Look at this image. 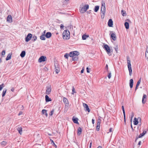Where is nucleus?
Returning a JSON list of instances; mask_svg holds the SVG:
<instances>
[{"mask_svg":"<svg viewBox=\"0 0 148 148\" xmlns=\"http://www.w3.org/2000/svg\"><path fill=\"white\" fill-rule=\"evenodd\" d=\"M62 37L64 40H68L70 38V33L68 30H64L63 33Z\"/></svg>","mask_w":148,"mask_h":148,"instance_id":"nucleus-1","label":"nucleus"},{"mask_svg":"<svg viewBox=\"0 0 148 148\" xmlns=\"http://www.w3.org/2000/svg\"><path fill=\"white\" fill-rule=\"evenodd\" d=\"M101 13L102 14V15L101 16V17L102 18L103 15V16L104 17V15L106 12V7H105V1H101Z\"/></svg>","mask_w":148,"mask_h":148,"instance_id":"nucleus-2","label":"nucleus"},{"mask_svg":"<svg viewBox=\"0 0 148 148\" xmlns=\"http://www.w3.org/2000/svg\"><path fill=\"white\" fill-rule=\"evenodd\" d=\"M89 5L87 4L85 5L82 7H80V12L82 14L85 12L89 8Z\"/></svg>","mask_w":148,"mask_h":148,"instance_id":"nucleus-3","label":"nucleus"},{"mask_svg":"<svg viewBox=\"0 0 148 148\" xmlns=\"http://www.w3.org/2000/svg\"><path fill=\"white\" fill-rule=\"evenodd\" d=\"M127 62L128 68L129 72V75L131 76L132 75V73L130 60H127Z\"/></svg>","mask_w":148,"mask_h":148,"instance_id":"nucleus-4","label":"nucleus"},{"mask_svg":"<svg viewBox=\"0 0 148 148\" xmlns=\"http://www.w3.org/2000/svg\"><path fill=\"white\" fill-rule=\"evenodd\" d=\"M79 54V53L77 51L71 52L69 53V56L70 57H73L76 56H77Z\"/></svg>","mask_w":148,"mask_h":148,"instance_id":"nucleus-5","label":"nucleus"},{"mask_svg":"<svg viewBox=\"0 0 148 148\" xmlns=\"http://www.w3.org/2000/svg\"><path fill=\"white\" fill-rule=\"evenodd\" d=\"M110 37L114 41L116 39V36L115 33L113 31H110L109 34Z\"/></svg>","mask_w":148,"mask_h":148,"instance_id":"nucleus-6","label":"nucleus"},{"mask_svg":"<svg viewBox=\"0 0 148 148\" xmlns=\"http://www.w3.org/2000/svg\"><path fill=\"white\" fill-rule=\"evenodd\" d=\"M106 51L107 53L110 55V48L109 46L106 44H105L104 45V47H103Z\"/></svg>","mask_w":148,"mask_h":148,"instance_id":"nucleus-7","label":"nucleus"},{"mask_svg":"<svg viewBox=\"0 0 148 148\" xmlns=\"http://www.w3.org/2000/svg\"><path fill=\"white\" fill-rule=\"evenodd\" d=\"M51 91V86L49 85L47 87L46 94L47 95H49Z\"/></svg>","mask_w":148,"mask_h":148,"instance_id":"nucleus-8","label":"nucleus"},{"mask_svg":"<svg viewBox=\"0 0 148 148\" xmlns=\"http://www.w3.org/2000/svg\"><path fill=\"white\" fill-rule=\"evenodd\" d=\"M83 106L84 108V110L86 111H88V112H90V110L88 107V105L86 103H83Z\"/></svg>","mask_w":148,"mask_h":148,"instance_id":"nucleus-9","label":"nucleus"},{"mask_svg":"<svg viewBox=\"0 0 148 148\" xmlns=\"http://www.w3.org/2000/svg\"><path fill=\"white\" fill-rule=\"evenodd\" d=\"M46 57L44 56H42L38 60V62H44L46 60Z\"/></svg>","mask_w":148,"mask_h":148,"instance_id":"nucleus-10","label":"nucleus"},{"mask_svg":"<svg viewBox=\"0 0 148 148\" xmlns=\"http://www.w3.org/2000/svg\"><path fill=\"white\" fill-rule=\"evenodd\" d=\"M32 38V34H28L27 37L25 38V41L28 42Z\"/></svg>","mask_w":148,"mask_h":148,"instance_id":"nucleus-11","label":"nucleus"},{"mask_svg":"<svg viewBox=\"0 0 148 148\" xmlns=\"http://www.w3.org/2000/svg\"><path fill=\"white\" fill-rule=\"evenodd\" d=\"M63 101L66 104L65 105L67 107L69 105V102L67 99L65 97L63 98Z\"/></svg>","mask_w":148,"mask_h":148,"instance_id":"nucleus-12","label":"nucleus"},{"mask_svg":"<svg viewBox=\"0 0 148 148\" xmlns=\"http://www.w3.org/2000/svg\"><path fill=\"white\" fill-rule=\"evenodd\" d=\"M113 24L112 20L111 19H109L108 23V26L110 27H112Z\"/></svg>","mask_w":148,"mask_h":148,"instance_id":"nucleus-13","label":"nucleus"},{"mask_svg":"<svg viewBox=\"0 0 148 148\" xmlns=\"http://www.w3.org/2000/svg\"><path fill=\"white\" fill-rule=\"evenodd\" d=\"M7 21L9 22H11L12 21V17L11 15H8L7 17Z\"/></svg>","mask_w":148,"mask_h":148,"instance_id":"nucleus-14","label":"nucleus"},{"mask_svg":"<svg viewBox=\"0 0 148 148\" xmlns=\"http://www.w3.org/2000/svg\"><path fill=\"white\" fill-rule=\"evenodd\" d=\"M133 79H131L130 80V86L131 88H132L133 85Z\"/></svg>","mask_w":148,"mask_h":148,"instance_id":"nucleus-15","label":"nucleus"},{"mask_svg":"<svg viewBox=\"0 0 148 148\" xmlns=\"http://www.w3.org/2000/svg\"><path fill=\"white\" fill-rule=\"evenodd\" d=\"M51 34L50 32H47L45 35L46 37L47 38H49L51 37Z\"/></svg>","mask_w":148,"mask_h":148,"instance_id":"nucleus-16","label":"nucleus"},{"mask_svg":"<svg viewBox=\"0 0 148 148\" xmlns=\"http://www.w3.org/2000/svg\"><path fill=\"white\" fill-rule=\"evenodd\" d=\"M45 101L46 102H48L51 101L50 98H49L48 96L46 95L45 96Z\"/></svg>","mask_w":148,"mask_h":148,"instance_id":"nucleus-17","label":"nucleus"},{"mask_svg":"<svg viewBox=\"0 0 148 148\" xmlns=\"http://www.w3.org/2000/svg\"><path fill=\"white\" fill-rule=\"evenodd\" d=\"M42 112L43 114L45 115L46 117L47 116L48 114L47 112V110H46L43 109L42 111Z\"/></svg>","mask_w":148,"mask_h":148,"instance_id":"nucleus-18","label":"nucleus"},{"mask_svg":"<svg viewBox=\"0 0 148 148\" xmlns=\"http://www.w3.org/2000/svg\"><path fill=\"white\" fill-rule=\"evenodd\" d=\"M72 120L74 123H78V119L77 118H74V117H73L72 118Z\"/></svg>","mask_w":148,"mask_h":148,"instance_id":"nucleus-19","label":"nucleus"},{"mask_svg":"<svg viewBox=\"0 0 148 148\" xmlns=\"http://www.w3.org/2000/svg\"><path fill=\"white\" fill-rule=\"evenodd\" d=\"M145 55V57L146 58L147 61H148V47H147V48Z\"/></svg>","mask_w":148,"mask_h":148,"instance_id":"nucleus-20","label":"nucleus"},{"mask_svg":"<svg viewBox=\"0 0 148 148\" xmlns=\"http://www.w3.org/2000/svg\"><path fill=\"white\" fill-rule=\"evenodd\" d=\"M17 130L18 132L20 135H21L22 133V128L21 127H18L17 128Z\"/></svg>","mask_w":148,"mask_h":148,"instance_id":"nucleus-21","label":"nucleus"},{"mask_svg":"<svg viewBox=\"0 0 148 148\" xmlns=\"http://www.w3.org/2000/svg\"><path fill=\"white\" fill-rule=\"evenodd\" d=\"M146 133V131H143V133H142V134H140L139 135L138 138H141Z\"/></svg>","mask_w":148,"mask_h":148,"instance_id":"nucleus-22","label":"nucleus"},{"mask_svg":"<svg viewBox=\"0 0 148 148\" xmlns=\"http://www.w3.org/2000/svg\"><path fill=\"white\" fill-rule=\"evenodd\" d=\"M25 51H22L20 54V56L22 58H23L25 56Z\"/></svg>","mask_w":148,"mask_h":148,"instance_id":"nucleus-23","label":"nucleus"},{"mask_svg":"<svg viewBox=\"0 0 148 148\" xmlns=\"http://www.w3.org/2000/svg\"><path fill=\"white\" fill-rule=\"evenodd\" d=\"M82 130L81 127H79L77 130V134L78 135H80L82 132Z\"/></svg>","mask_w":148,"mask_h":148,"instance_id":"nucleus-24","label":"nucleus"},{"mask_svg":"<svg viewBox=\"0 0 148 148\" xmlns=\"http://www.w3.org/2000/svg\"><path fill=\"white\" fill-rule=\"evenodd\" d=\"M125 26L127 29L129 28V23L127 22H125Z\"/></svg>","mask_w":148,"mask_h":148,"instance_id":"nucleus-25","label":"nucleus"},{"mask_svg":"<svg viewBox=\"0 0 148 148\" xmlns=\"http://www.w3.org/2000/svg\"><path fill=\"white\" fill-rule=\"evenodd\" d=\"M147 97V96L145 95H144L143 96L142 99V103H145V101H144V99H146Z\"/></svg>","mask_w":148,"mask_h":148,"instance_id":"nucleus-26","label":"nucleus"},{"mask_svg":"<svg viewBox=\"0 0 148 148\" xmlns=\"http://www.w3.org/2000/svg\"><path fill=\"white\" fill-rule=\"evenodd\" d=\"M11 57V54H9L5 59L6 60H10Z\"/></svg>","mask_w":148,"mask_h":148,"instance_id":"nucleus-27","label":"nucleus"},{"mask_svg":"<svg viewBox=\"0 0 148 148\" xmlns=\"http://www.w3.org/2000/svg\"><path fill=\"white\" fill-rule=\"evenodd\" d=\"M134 120V125H137L138 123V118L137 119L136 118H135Z\"/></svg>","mask_w":148,"mask_h":148,"instance_id":"nucleus-28","label":"nucleus"},{"mask_svg":"<svg viewBox=\"0 0 148 148\" xmlns=\"http://www.w3.org/2000/svg\"><path fill=\"white\" fill-rule=\"evenodd\" d=\"M99 6L97 5L95 7V8L94 9V10L95 12H97L99 10Z\"/></svg>","mask_w":148,"mask_h":148,"instance_id":"nucleus-29","label":"nucleus"},{"mask_svg":"<svg viewBox=\"0 0 148 148\" xmlns=\"http://www.w3.org/2000/svg\"><path fill=\"white\" fill-rule=\"evenodd\" d=\"M89 36L86 35H84L82 36V39L83 40H86L87 38Z\"/></svg>","mask_w":148,"mask_h":148,"instance_id":"nucleus-30","label":"nucleus"},{"mask_svg":"<svg viewBox=\"0 0 148 148\" xmlns=\"http://www.w3.org/2000/svg\"><path fill=\"white\" fill-rule=\"evenodd\" d=\"M45 35L44 34L40 36V39L42 40H45Z\"/></svg>","mask_w":148,"mask_h":148,"instance_id":"nucleus-31","label":"nucleus"},{"mask_svg":"<svg viewBox=\"0 0 148 148\" xmlns=\"http://www.w3.org/2000/svg\"><path fill=\"white\" fill-rule=\"evenodd\" d=\"M78 59V58L77 56H75L74 57H72V60L73 61H76Z\"/></svg>","mask_w":148,"mask_h":148,"instance_id":"nucleus-32","label":"nucleus"},{"mask_svg":"<svg viewBox=\"0 0 148 148\" xmlns=\"http://www.w3.org/2000/svg\"><path fill=\"white\" fill-rule=\"evenodd\" d=\"M6 92V90L5 89H4L3 90L2 93V96L3 97L5 96Z\"/></svg>","mask_w":148,"mask_h":148,"instance_id":"nucleus-33","label":"nucleus"},{"mask_svg":"<svg viewBox=\"0 0 148 148\" xmlns=\"http://www.w3.org/2000/svg\"><path fill=\"white\" fill-rule=\"evenodd\" d=\"M37 39L36 36L34 35L32 38V40L33 41H34L36 40Z\"/></svg>","mask_w":148,"mask_h":148,"instance_id":"nucleus-34","label":"nucleus"},{"mask_svg":"<svg viewBox=\"0 0 148 148\" xmlns=\"http://www.w3.org/2000/svg\"><path fill=\"white\" fill-rule=\"evenodd\" d=\"M100 124L97 123L96 126V130L97 131H99L100 128Z\"/></svg>","mask_w":148,"mask_h":148,"instance_id":"nucleus-35","label":"nucleus"},{"mask_svg":"<svg viewBox=\"0 0 148 148\" xmlns=\"http://www.w3.org/2000/svg\"><path fill=\"white\" fill-rule=\"evenodd\" d=\"M121 14H122V15L124 16H125L126 15V13H125V12L124 11V10H122L121 11Z\"/></svg>","mask_w":148,"mask_h":148,"instance_id":"nucleus-36","label":"nucleus"},{"mask_svg":"<svg viewBox=\"0 0 148 148\" xmlns=\"http://www.w3.org/2000/svg\"><path fill=\"white\" fill-rule=\"evenodd\" d=\"M69 56V53L68 54V53H65V54L64 55V57L65 58L68 59V58Z\"/></svg>","mask_w":148,"mask_h":148,"instance_id":"nucleus-37","label":"nucleus"},{"mask_svg":"<svg viewBox=\"0 0 148 148\" xmlns=\"http://www.w3.org/2000/svg\"><path fill=\"white\" fill-rule=\"evenodd\" d=\"M6 144V142L5 141H3L1 143V145L5 146Z\"/></svg>","mask_w":148,"mask_h":148,"instance_id":"nucleus-38","label":"nucleus"},{"mask_svg":"<svg viewBox=\"0 0 148 148\" xmlns=\"http://www.w3.org/2000/svg\"><path fill=\"white\" fill-rule=\"evenodd\" d=\"M141 82V79L140 78V79L138 81V82H137V84L136 85L137 86H139L140 83Z\"/></svg>","mask_w":148,"mask_h":148,"instance_id":"nucleus-39","label":"nucleus"},{"mask_svg":"<svg viewBox=\"0 0 148 148\" xmlns=\"http://www.w3.org/2000/svg\"><path fill=\"white\" fill-rule=\"evenodd\" d=\"M5 50H3L1 53V55L3 56L5 54Z\"/></svg>","mask_w":148,"mask_h":148,"instance_id":"nucleus-40","label":"nucleus"},{"mask_svg":"<svg viewBox=\"0 0 148 148\" xmlns=\"http://www.w3.org/2000/svg\"><path fill=\"white\" fill-rule=\"evenodd\" d=\"M101 119L100 118H98L97 120V124H100L101 122Z\"/></svg>","mask_w":148,"mask_h":148,"instance_id":"nucleus-41","label":"nucleus"},{"mask_svg":"<svg viewBox=\"0 0 148 148\" xmlns=\"http://www.w3.org/2000/svg\"><path fill=\"white\" fill-rule=\"evenodd\" d=\"M122 109L123 111V114H125V111L124 110V108L123 106H122Z\"/></svg>","mask_w":148,"mask_h":148,"instance_id":"nucleus-42","label":"nucleus"},{"mask_svg":"<svg viewBox=\"0 0 148 148\" xmlns=\"http://www.w3.org/2000/svg\"><path fill=\"white\" fill-rule=\"evenodd\" d=\"M3 84H2L0 85V91H1L4 87Z\"/></svg>","mask_w":148,"mask_h":148,"instance_id":"nucleus-43","label":"nucleus"},{"mask_svg":"<svg viewBox=\"0 0 148 148\" xmlns=\"http://www.w3.org/2000/svg\"><path fill=\"white\" fill-rule=\"evenodd\" d=\"M54 111V110H53L52 111H51L50 114H49L50 115V116H52L53 115Z\"/></svg>","mask_w":148,"mask_h":148,"instance_id":"nucleus-44","label":"nucleus"},{"mask_svg":"<svg viewBox=\"0 0 148 148\" xmlns=\"http://www.w3.org/2000/svg\"><path fill=\"white\" fill-rule=\"evenodd\" d=\"M60 71V69L59 68L56 69V73H58Z\"/></svg>","mask_w":148,"mask_h":148,"instance_id":"nucleus-45","label":"nucleus"},{"mask_svg":"<svg viewBox=\"0 0 148 148\" xmlns=\"http://www.w3.org/2000/svg\"><path fill=\"white\" fill-rule=\"evenodd\" d=\"M138 123L139 122H140V123H141V119L140 117H138Z\"/></svg>","mask_w":148,"mask_h":148,"instance_id":"nucleus-46","label":"nucleus"},{"mask_svg":"<svg viewBox=\"0 0 148 148\" xmlns=\"http://www.w3.org/2000/svg\"><path fill=\"white\" fill-rule=\"evenodd\" d=\"M50 140L51 141V144H53V145H56L55 143H54V142H53V140H52L51 139H50Z\"/></svg>","mask_w":148,"mask_h":148,"instance_id":"nucleus-47","label":"nucleus"},{"mask_svg":"<svg viewBox=\"0 0 148 148\" xmlns=\"http://www.w3.org/2000/svg\"><path fill=\"white\" fill-rule=\"evenodd\" d=\"M75 89H74V88L73 87V88H72V94H74V93H75Z\"/></svg>","mask_w":148,"mask_h":148,"instance_id":"nucleus-48","label":"nucleus"},{"mask_svg":"<svg viewBox=\"0 0 148 148\" xmlns=\"http://www.w3.org/2000/svg\"><path fill=\"white\" fill-rule=\"evenodd\" d=\"M111 73H110L108 75V77L109 78V79H110V78L111 77Z\"/></svg>","mask_w":148,"mask_h":148,"instance_id":"nucleus-49","label":"nucleus"},{"mask_svg":"<svg viewBox=\"0 0 148 148\" xmlns=\"http://www.w3.org/2000/svg\"><path fill=\"white\" fill-rule=\"evenodd\" d=\"M118 49V46H116V47L115 48V50L116 53H117Z\"/></svg>","mask_w":148,"mask_h":148,"instance_id":"nucleus-50","label":"nucleus"},{"mask_svg":"<svg viewBox=\"0 0 148 148\" xmlns=\"http://www.w3.org/2000/svg\"><path fill=\"white\" fill-rule=\"evenodd\" d=\"M89 70V69L88 68V67H87L86 68V71H87V73H90Z\"/></svg>","mask_w":148,"mask_h":148,"instance_id":"nucleus-51","label":"nucleus"},{"mask_svg":"<svg viewBox=\"0 0 148 148\" xmlns=\"http://www.w3.org/2000/svg\"><path fill=\"white\" fill-rule=\"evenodd\" d=\"M123 116H124V121L125 123V122H126V119H125V114H123Z\"/></svg>","mask_w":148,"mask_h":148,"instance_id":"nucleus-52","label":"nucleus"},{"mask_svg":"<svg viewBox=\"0 0 148 148\" xmlns=\"http://www.w3.org/2000/svg\"><path fill=\"white\" fill-rule=\"evenodd\" d=\"M64 27V26L62 24H61L60 26V27L61 29H63Z\"/></svg>","mask_w":148,"mask_h":148,"instance_id":"nucleus-53","label":"nucleus"},{"mask_svg":"<svg viewBox=\"0 0 148 148\" xmlns=\"http://www.w3.org/2000/svg\"><path fill=\"white\" fill-rule=\"evenodd\" d=\"M23 114V112H20L19 113L18 115L19 116H20L21 114Z\"/></svg>","mask_w":148,"mask_h":148,"instance_id":"nucleus-54","label":"nucleus"},{"mask_svg":"<svg viewBox=\"0 0 148 148\" xmlns=\"http://www.w3.org/2000/svg\"><path fill=\"white\" fill-rule=\"evenodd\" d=\"M11 91H12V92H13L14 90V89L13 88H12L11 89Z\"/></svg>","mask_w":148,"mask_h":148,"instance_id":"nucleus-55","label":"nucleus"},{"mask_svg":"<svg viewBox=\"0 0 148 148\" xmlns=\"http://www.w3.org/2000/svg\"><path fill=\"white\" fill-rule=\"evenodd\" d=\"M92 141H91L90 143V146H89V147L90 148L91 147V146H92Z\"/></svg>","mask_w":148,"mask_h":148,"instance_id":"nucleus-56","label":"nucleus"},{"mask_svg":"<svg viewBox=\"0 0 148 148\" xmlns=\"http://www.w3.org/2000/svg\"><path fill=\"white\" fill-rule=\"evenodd\" d=\"M84 69H83L81 71V73H83L84 72Z\"/></svg>","mask_w":148,"mask_h":148,"instance_id":"nucleus-57","label":"nucleus"},{"mask_svg":"<svg viewBox=\"0 0 148 148\" xmlns=\"http://www.w3.org/2000/svg\"><path fill=\"white\" fill-rule=\"evenodd\" d=\"M92 122L93 124H94L95 123V120L94 119H92Z\"/></svg>","mask_w":148,"mask_h":148,"instance_id":"nucleus-58","label":"nucleus"},{"mask_svg":"<svg viewBox=\"0 0 148 148\" xmlns=\"http://www.w3.org/2000/svg\"><path fill=\"white\" fill-rule=\"evenodd\" d=\"M112 128H110L109 129V132H112Z\"/></svg>","mask_w":148,"mask_h":148,"instance_id":"nucleus-59","label":"nucleus"},{"mask_svg":"<svg viewBox=\"0 0 148 148\" xmlns=\"http://www.w3.org/2000/svg\"><path fill=\"white\" fill-rule=\"evenodd\" d=\"M141 143V141H139V142L138 143V145H140Z\"/></svg>","mask_w":148,"mask_h":148,"instance_id":"nucleus-60","label":"nucleus"},{"mask_svg":"<svg viewBox=\"0 0 148 148\" xmlns=\"http://www.w3.org/2000/svg\"><path fill=\"white\" fill-rule=\"evenodd\" d=\"M138 87V86H137L136 85V87L135 88V91H136V90L137 89Z\"/></svg>","mask_w":148,"mask_h":148,"instance_id":"nucleus-61","label":"nucleus"},{"mask_svg":"<svg viewBox=\"0 0 148 148\" xmlns=\"http://www.w3.org/2000/svg\"><path fill=\"white\" fill-rule=\"evenodd\" d=\"M67 109H66V108H65V110L64 111V112H67Z\"/></svg>","mask_w":148,"mask_h":148,"instance_id":"nucleus-62","label":"nucleus"},{"mask_svg":"<svg viewBox=\"0 0 148 148\" xmlns=\"http://www.w3.org/2000/svg\"><path fill=\"white\" fill-rule=\"evenodd\" d=\"M106 67L107 69V70H108V64H106Z\"/></svg>","mask_w":148,"mask_h":148,"instance_id":"nucleus-63","label":"nucleus"},{"mask_svg":"<svg viewBox=\"0 0 148 148\" xmlns=\"http://www.w3.org/2000/svg\"><path fill=\"white\" fill-rule=\"evenodd\" d=\"M97 148H101V147L100 146H99Z\"/></svg>","mask_w":148,"mask_h":148,"instance_id":"nucleus-64","label":"nucleus"}]
</instances>
